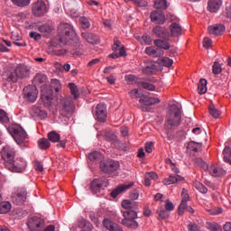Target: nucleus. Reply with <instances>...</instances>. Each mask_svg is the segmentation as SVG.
<instances>
[{"label":"nucleus","mask_w":231,"mask_h":231,"mask_svg":"<svg viewBox=\"0 0 231 231\" xmlns=\"http://www.w3.org/2000/svg\"><path fill=\"white\" fill-rule=\"evenodd\" d=\"M55 42H59L57 45H72L76 49L69 51L70 55L79 57L84 54V45L80 42V39L72 28L71 24L68 23H61L59 25V37Z\"/></svg>","instance_id":"obj_1"},{"label":"nucleus","mask_w":231,"mask_h":231,"mask_svg":"<svg viewBox=\"0 0 231 231\" xmlns=\"http://www.w3.org/2000/svg\"><path fill=\"white\" fill-rule=\"evenodd\" d=\"M0 155L5 162V167L11 171V172H23L25 168V162H14V149L10 146H5L0 152Z\"/></svg>","instance_id":"obj_2"},{"label":"nucleus","mask_w":231,"mask_h":231,"mask_svg":"<svg viewBox=\"0 0 231 231\" xmlns=\"http://www.w3.org/2000/svg\"><path fill=\"white\" fill-rule=\"evenodd\" d=\"M30 76V68L24 64H19L15 69H8L4 72V80L15 84L19 80H24Z\"/></svg>","instance_id":"obj_3"},{"label":"nucleus","mask_w":231,"mask_h":231,"mask_svg":"<svg viewBox=\"0 0 231 231\" xmlns=\"http://www.w3.org/2000/svg\"><path fill=\"white\" fill-rule=\"evenodd\" d=\"M138 204L137 202L133 201L130 209L126 211H123V217L124 219L121 220V225L126 226L129 229H137L139 228V223L135 221L137 219V210Z\"/></svg>","instance_id":"obj_4"},{"label":"nucleus","mask_w":231,"mask_h":231,"mask_svg":"<svg viewBox=\"0 0 231 231\" xmlns=\"http://www.w3.org/2000/svg\"><path fill=\"white\" fill-rule=\"evenodd\" d=\"M181 124V110L177 106H171L170 114L165 121L164 128L165 130L171 132L176 130L177 127Z\"/></svg>","instance_id":"obj_5"},{"label":"nucleus","mask_w":231,"mask_h":231,"mask_svg":"<svg viewBox=\"0 0 231 231\" xmlns=\"http://www.w3.org/2000/svg\"><path fill=\"white\" fill-rule=\"evenodd\" d=\"M8 133L13 136L16 143L21 145L27 141V133L19 125H11L8 126Z\"/></svg>","instance_id":"obj_6"},{"label":"nucleus","mask_w":231,"mask_h":231,"mask_svg":"<svg viewBox=\"0 0 231 231\" xmlns=\"http://www.w3.org/2000/svg\"><path fill=\"white\" fill-rule=\"evenodd\" d=\"M59 109L61 116L69 117L74 112V104L69 97H63L59 101Z\"/></svg>","instance_id":"obj_7"},{"label":"nucleus","mask_w":231,"mask_h":231,"mask_svg":"<svg viewBox=\"0 0 231 231\" xmlns=\"http://www.w3.org/2000/svg\"><path fill=\"white\" fill-rule=\"evenodd\" d=\"M101 171L108 175H115L120 170V162L118 161L108 160L99 164Z\"/></svg>","instance_id":"obj_8"},{"label":"nucleus","mask_w":231,"mask_h":231,"mask_svg":"<svg viewBox=\"0 0 231 231\" xmlns=\"http://www.w3.org/2000/svg\"><path fill=\"white\" fill-rule=\"evenodd\" d=\"M32 12L34 17H42L49 12V6L46 3L42 0H38L34 2Z\"/></svg>","instance_id":"obj_9"},{"label":"nucleus","mask_w":231,"mask_h":231,"mask_svg":"<svg viewBox=\"0 0 231 231\" xmlns=\"http://www.w3.org/2000/svg\"><path fill=\"white\" fill-rule=\"evenodd\" d=\"M38 98V89L33 85L27 86L23 88V99L30 103H35Z\"/></svg>","instance_id":"obj_10"},{"label":"nucleus","mask_w":231,"mask_h":231,"mask_svg":"<svg viewBox=\"0 0 231 231\" xmlns=\"http://www.w3.org/2000/svg\"><path fill=\"white\" fill-rule=\"evenodd\" d=\"M93 115L97 122L105 123L107 118V109L104 104H97L95 110H93Z\"/></svg>","instance_id":"obj_11"},{"label":"nucleus","mask_w":231,"mask_h":231,"mask_svg":"<svg viewBox=\"0 0 231 231\" xmlns=\"http://www.w3.org/2000/svg\"><path fill=\"white\" fill-rule=\"evenodd\" d=\"M27 200V189L25 188H19L16 193L13 195V203L21 206Z\"/></svg>","instance_id":"obj_12"},{"label":"nucleus","mask_w":231,"mask_h":231,"mask_svg":"<svg viewBox=\"0 0 231 231\" xmlns=\"http://www.w3.org/2000/svg\"><path fill=\"white\" fill-rule=\"evenodd\" d=\"M27 226L30 231H41L44 227V221L38 217L27 220Z\"/></svg>","instance_id":"obj_13"},{"label":"nucleus","mask_w":231,"mask_h":231,"mask_svg":"<svg viewBox=\"0 0 231 231\" xmlns=\"http://www.w3.org/2000/svg\"><path fill=\"white\" fill-rule=\"evenodd\" d=\"M205 171H208L209 172V175L213 176L214 178H219L226 176V171L224 170L223 168L216 165V164H211L209 167L207 168H202Z\"/></svg>","instance_id":"obj_14"},{"label":"nucleus","mask_w":231,"mask_h":231,"mask_svg":"<svg viewBox=\"0 0 231 231\" xmlns=\"http://www.w3.org/2000/svg\"><path fill=\"white\" fill-rule=\"evenodd\" d=\"M53 99V91L51 88H44L41 89V100L46 106H51Z\"/></svg>","instance_id":"obj_15"},{"label":"nucleus","mask_w":231,"mask_h":231,"mask_svg":"<svg viewBox=\"0 0 231 231\" xmlns=\"http://www.w3.org/2000/svg\"><path fill=\"white\" fill-rule=\"evenodd\" d=\"M108 185L107 180L106 179H95L89 184V188L93 193H98L102 188H106Z\"/></svg>","instance_id":"obj_16"},{"label":"nucleus","mask_w":231,"mask_h":231,"mask_svg":"<svg viewBox=\"0 0 231 231\" xmlns=\"http://www.w3.org/2000/svg\"><path fill=\"white\" fill-rule=\"evenodd\" d=\"M152 34H154L157 38L163 39V41L169 40L171 34H169V31L164 26H154L152 28Z\"/></svg>","instance_id":"obj_17"},{"label":"nucleus","mask_w":231,"mask_h":231,"mask_svg":"<svg viewBox=\"0 0 231 231\" xmlns=\"http://www.w3.org/2000/svg\"><path fill=\"white\" fill-rule=\"evenodd\" d=\"M47 141L52 143H59V144H57V147L59 148H65L66 147V141L65 140H61L60 141V134H57V132L52 131L49 134H47Z\"/></svg>","instance_id":"obj_18"},{"label":"nucleus","mask_w":231,"mask_h":231,"mask_svg":"<svg viewBox=\"0 0 231 231\" xmlns=\"http://www.w3.org/2000/svg\"><path fill=\"white\" fill-rule=\"evenodd\" d=\"M133 186H134V182L127 183V184H121L120 186L116 187V189H115L114 191L110 193V196H112V198L115 199L118 197V195H120L121 193L131 189Z\"/></svg>","instance_id":"obj_19"},{"label":"nucleus","mask_w":231,"mask_h":231,"mask_svg":"<svg viewBox=\"0 0 231 231\" xmlns=\"http://www.w3.org/2000/svg\"><path fill=\"white\" fill-rule=\"evenodd\" d=\"M152 23L156 24H164L165 23V16L162 11H152L151 14Z\"/></svg>","instance_id":"obj_20"},{"label":"nucleus","mask_w":231,"mask_h":231,"mask_svg":"<svg viewBox=\"0 0 231 231\" xmlns=\"http://www.w3.org/2000/svg\"><path fill=\"white\" fill-rule=\"evenodd\" d=\"M81 37H82L83 41H85L92 45H97V44H99V42H100L99 38L91 32H82Z\"/></svg>","instance_id":"obj_21"},{"label":"nucleus","mask_w":231,"mask_h":231,"mask_svg":"<svg viewBox=\"0 0 231 231\" xmlns=\"http://www.w3.org/2000/svg\"><path fill=\"white\" fill-rule=\"evenodd\" d=\"M226 31V27L223 24H216L208 27V33L209 35L219 36Z\"/></svg>","instance_id":"obj_22"},{"label":"nucleus","mask_w":231,"mask_h":231,"mask_svg":"<svg viewBox=\"0 0 231 231\" xmlns=\"http://www.w3.org/2000/svg\"><path fill=\"white\" fill-rule=\"evenodd\" d=\"M160 102H161V99H159V97H143L139 99L140 105H143L146 106L158 105Z\"/></svg>","instance_id":"obj_23"},{"label":"nucleus","mask_w":231,"mask_h":231,"mask_svg":"<svg viewBox=\"0 0 231 231\" xmlns=\"http://www.w3.org/2000/svg\"><path fill=\"white\" fill-rule=\"evenodd\" d=\"M144 53L152 58H159L164 55V51L161 49H155L154 47H146Z\"/></svg>","instance_id":"obj_24"},{"label":"nucleus","mask_w":231,"mask_h":231,"mask_svg":"<svg viewBox=\"0 0 231 231\" xmlns=\"http://www.w3.org/2000/svg\"><path fill=\"white\" fill-rule=\"evenodd\" d=\"M183 180H184V178L182 176H180L178 174H175V175L170 174L169 178L163 179L162 183L165 186H171V184H176L179 181H181Z\"/></svg>","instance_id":"obj_25"},{"label":"nucleus","mask_w":231,"mask_h":231,"mask_svg":"<svg viewBox=\"0 0 231 231\" xmlns=\"http://www.w3.org/2000/svg\"><path fill=\"white\" fill-rule=\"evenodd\" d=\"M102 224L104 225V227L107 228L108 231H123L122 226L107 218L104 219Z\"/></svg>","instance_id":"obj_26"},{"label":"nucleus","mask_w":231,"mask_h":231,"mask_svg":"<svg viewBox=\"0 0 231 231\" xmlns=\"http://www.w3.org/2000/svg\"><path fill=\"white\" fill-rule=\"evenodd\" d=\"M221 5L222 1L220 0H209L208 1V11L216 14L217 11H219Z\"/></svg>","instance_id":"obj_27"},{"label":"nucleus","mask_w":231,"mask_h":231,"mask_svg":"<svg viewBox=\"0 0 231 231\" xmlns=\"http://www.w3.org/2000/svg\"><path fill=\"white\" fill-rule=\"evenodd\" d=\"M183 32V29H181V26L176 23H171L170 25V32L171 37H180L181 36Z\"/></svg>","instance_id":"obj_28"},{"label":"nucleus","mask_w":231,"mask_h":231,"mask_svg":"<svg viewBox=\"0 0 231 231\" xmlns=\"http://www.w3.org/2000/svg\"><path fill=\"white\" fill-rule=\"evenodd\" d=\"M153 44L157 48L162 49V50H165V51L171 49V43L167 41H164V40L156 39V40H154Z\"/></svg>","instance_id":"obj_29"},{"label":"nucleus","mask_w":231,"mask_h":231,"mask_svg":"<svg viewBox=\"0 0 231 231\" xmlns=\"http://www.w3.org/2000/svg\"><path fill=\"white\" fill-rule=\"evenodd\" d=\"M79 227L82 228V231H91L93 229L91 223L85 219L79 221Z\"/></svg>","instance_id":"obj_30"},{"label":"nucleus","mask_w":231,"mask_h":231,"mask_svg":"<svg viewBox=\"0 0 231 231\" xmlns=\"http://www.w3.org/2000/svg\"><path fill=\"white\" fill-rule=\"evenodd\" d=\"M51 142L48 141L46 138H41L38 140V147L42 151H46L51 147Z\"/></svg>","instance_id":"obj_31"},{"label":"nucleus","mask_w":231,"mask_h":231,"mask_svg":"<svg viewBox=\"0 0 231 231\" xmlns=\"http://www.w3.org/2000/svg\"><path fill=\"white\" fill-rule=\"evenodd\" d=\"M188 149L194 152H199L201 151V143L190 141L188 143Z\"/></svg>","instance_id":"obj_32"},{"label":"nucleus","mask_w":231,"mask_h":231,"mask_svg":"<svg viewBox=\"0 0 231 231\" xmlns=\"http://www.w3.org/2000/svg\"><path fill=\"white\" fill-rule=\"evenodd\" d=\"M68 88H69L70 95L74 97V99H78L80 95L79 92V87L74 83H69Z\"/></svg>","instance_id":"obj_33"},{"label":"nucleus","mask_w":231,"mask_h":231,"mask_svg":"<svg viewBox=\"0 0 231 231\" xmlns=\"http://www.w3.org/2000/svg\"><path fill=\"white\" fill-rule=\"evenodd\" d=\"M199 94L205 95L207 93V79H200V81L199 82Z\"/></svg>","instance_id":"obj_34"},{"label":"nucleus","mask_w":231,"mask_h":231,"mask_svg":"<svg viewBox=\"0 0 231 231\" xmlns=\"http://www.w3.org/2000/svg\"><path fill=\"white\" fill-rule=\"evenodd\" d=\"M47 80L48 77L44 74H36L33 79L34 84H45Z\"/></svg>","instance_id":"obj_35"},{"label":"nucleus","mask_w":231,"mask_h":231,"mask_svg":"<svg viewBox=\"0 0 231 231\" xmlns=\"http://www.w3.org/2000/svg\"><path fill=\"white\" fill-rule=\"evenodd\" d=\"M11 210V204L10 202H2L0 203V214L5 215L10 212Z\"/></svg>","instance_id":"obj_36"},{"label":"nucleus","mask_w":231,"mask_h":231,"mask_svg":"<svg viewBox=\"0 0 231 231\" xmlns=\"http://www.w3.org/2000/svg\"><path fill=\"white\" fill-rule=\"evenodd\" d=\"M224 155V162L230 163L231 165V148L228 146H226V149H224L223 152Z\"/></svg>","instance_id":"obj_37"},{"label":"nucleus","mask_w":231,"mask_h":231,"mask_svg":"<svg viewBox=\"0 0 231 231\" xmlns=\"http://www.w3.org/2000/svg\"><path fill=\"white\" fill-rule=\"evenodd\" d=\"M51 88H52L57 93L61 90V85L60 84L59 79H53L51 80Z\"/></svg>","instance_id":"obj_38"},{"label":"nucleus","mask_w":231,"mask_h":231,"mask_svg":"<svg viewBox=\"0 0 231 231\" xmlns=\"http://www.w3.org/2000/svg\"><path fill=\"white\" fill-rule=\"evenodd\" d=\"M137 85H139L140 88L146 89L148 91H154L156 89V87L154 85L148 82H140L137 83Z\"/></svg>","instance_id":"obj_39"},{"label":"nucleus","mask_w":231,"mask_h":231,"mask_svg":"<svg viewBox=\"0 0 231 231\" xmlns=\"http://www.w3.org/2000/svg\"><path fill=\"white\" fill-rule=\"evenodd\" d=\"M154 8L165 10L167 9V1L166 0H156L154 2Z\"/></svg>","instance_id":"obj_40"},{"label":"nucleus","mask_w":231,"mask_h":231,"mask_svg":"<svg viewBox=\"0 0 231 231\" xmlns=\"http://www.w3.org/2000/svg\"><path fill=\"white\" fill-rule=\"evenodd\" d=\"M126 80L127 82L131 83V84H140V83H144L143 81H142L139 78H137L134 75H127L126 76Z\"/></svg>","instance_id":"obj_41"},{"label":"nucleus","mask_w":231,"mask_h":231,"mask_svg":"<svg viewBox=\"0 0 231 231\" xmlns=\"http://www.w3.org/2000/svg\"><path fill=\"white\" fill-rule=\"evenodd\" d=\"M194 187H195V189L200 191L201 194H207L208 192L207 187H205V185H203L199 181H196L194 183Z\"/></svg>","instance_id":"obj_42"},{"label":"nucleus","mask_w":231,"mask_h":231,"mask_svg":"<svg viewBox=\"0 0 231 231\" xmlns=\"http://www.w3.org/2000/svg\"><path fill=\"white\" fill-rule=\"evenodd\" d=\"M79 22L80 23V25L82 26V29H89L90 28V22H88V19L85 16H81L79 19Z\"/></svg>","instance_id":"obj_43"},{"label":"nucleus","mask_w":231,"mask_h":231,"mask_svg":"<svg viewBox=\"0 0 231 231\" xmlns=\"http://www.w3.org/2000/svg\"><path fill=\"white\" fill-rule=\"evenodd\" d=\"M88 159L91 162H99L101 160V153L98 152H93L88 154Z\"/></svg>","instance_id":"obj_44"},{"label":"nucleus","mask_w":231,"mask_h":231,"mask_svg":"<svg viewBox=\"0 0 231 231\" xmlns=\"http://www.w3.org/2000/svg\"><path fill=\"white\" fill-rule=\"evenodd\" d=\"M194 164L200 167L201 169H207L208 167H209L208 166L207 162H205V161H203L201 158L194 159Z\"/></svg>","instance_id":"obj_45"},{"label":"nucleus","mask_w":231,"mask_h":231,"mask_svg":"<svg viewBox=\"0 0 231 231\" xmlns=\"http://www.w3.org/2000/svg\"><path fill=\"white\" fill-rule=\"evenodd\" d=\"M161 64H162L163 67L171 68V65L173 64V60H171V58L163 57V58L161 60Z\"/></svg>","instance_id":"obj_46"},{"label":"nucleus","mask_w":231,"mask_h":231,"mask_svg":"<svg viewBox=\"0 0 231 231\" xmlns=\"http://www.w3.org/2000/svg\"><path fill=\"white\" fill-rule=\"evenodd\" d=\"M38 31L42 34H48L51 33V28L48 24H43L38 28Z\"/></svg>","instance_id":"obj_47"},{"label":"nucleus","mask_w":231,"mask_h":231,"mask_svg":"<svg viewBox=\"0 0 231 231\" xmlns=\"http://www.w3.org/2000/svg\"><path fill=\"white\" fill-rule=\"evenodd\" d=\"M125 54H126V51L124 50V49H121L120 52H118V53L114 52V53L108 55V58L116 60V59H118L120 57L125 56Z\"/></svg>","instance_id":"obj_48"},{"label":"nucleus","mask_w":231,"mask_h":231,"mask_svg":"<svg viewBox=\"0 0 231 231\" xmlns=\"http://www.w3.org/2000/svg\"><path fill=\"white\" fill-rule=\"evenodd\" d=\"M16 6L23 7L30 4V0H11Z\"/></svg>","instance_id":"obj_49"},{"label":"nucleus","mask_w":231,"mask_h":231,"mask_svg":"<svg viewBox=\"0 0 231 231\" xmlns=\"http://www.w3.org/2000/svg\"><path fill=\"white\" fill-rule=\"evenodd\" d=\"M188 208V201H181V204H180V207L178 208V215L183 216L184 209Z\"/></svg>","instance_id":"obj_50"},{"label":"nucleus","mask_w":231,"mask_h":231,"mask_svg":"<svg viewBox=\"0 0 231 231\" xmlns=\"http://www.w3.org/2000/svg\"><path fill=\"white\" fill-rule=\"evenodd\" d=\"M208 228H209L210 231H222V227H220V225L217 223H208Z\"/></svg>","instance_id":"obj_51"},{"label":"nucleus","mask_w":231,"mask_h":231,"mask_svg":"<svg viewBox=\"0 0 231 231\" xmlns=\"http://www.w3.org/2000/svg\"><path fill=\"white\" fill-rule=\"evenodd\" d=\"M106 141L110 142L112 143L116 141V135H115L114 132L106 133Z\"/></svg>","instance_id":"obj_52"},{"label":"nucleus","mask_w":231,"mask_h":231,"mask_svg":"<svg viewBox=\"0 0 231 231\" xmlns=\"http://www.w3.org/2000/svg\"><path fill=\"white\" fill-rule=\"evenodd\" d=\"M10 121L8 116H6V112L5 110L0 109V123L6 124Z\"/></svg>","instance_id":"obj_53"},{"label":"nucleus","mask_w":231,"mask_h":231,"mask_svg":"<svg viewBox=\"0 0 231 231\" xmlns=\"http://www.w3.org/2000/svg\"><path fill=\"white\" fill-rule=\"evenodd\" d=\"M144 180H158V174L154 171L146 172V173H144Z\"/></svg>","instance_id":"obj_54"},{"label":"nucleus","mask_w":231,"mask_h":231,"mask_svg":"<svg viewBox=\"0 0 231 231\" xmlns=\"http://www.w3.org/2000/svg\"><path fill=\"white\" fill-rule=\"evenodd\" d=\"M220 73H222V68L220 67L219 62L216 61L213 64V74L219 75Z\"/></svg>","instance_id":"obj_55"},{"label":"nucleus","mask_w":231,"mask_h":231,"mask_svg":"<svg viewBox=\"0 0 231 231\" xmlns=\"http://www.w3.org/2000/svg\"><path fill=\"white\" fill-rule=\"evenodd\" d=\"M129 96L132 99H136L142 97V94L139 93V89L134 88L129 92Z\"/></svg>","instance_id":"obj_56"},{"label":"nucleus","mask_w":231,"mask_h":231,"mask_svg":"<svg viewBox=\"0 0 231 231\" xmlns=\"http://www.w3.org/2000/svg\"><path fill=\"white\" fill-rule=\"evenodd\" d=\"M209 115H211V116H213V118H219L220 116V112L218 109H216V107L211 106L209 107Z\"/></svg>","instance_id":"obj_57"},{"label":"nucleus","mask_w":231,"mask_h":231,"mask_svg":"<svg viewBox=\"0 0 231 231\" xmlns=\"http://www.w3.org/2000/svg\"><path fill=\"white\" fill-rule=\"evenodd\" d=\"M157 214L159 215V217L161 219H167L170 217L169 210L161 209L157 211Z\"/></svg>","instance_id":"obj_58"},{"label":"nucleus","mask_w":231,"mask_h":231,"mask_svg":"<svg viewBox=\"0 0 231 231\" xmlns=\"http://www.w3.org/2000/svg\"><path fill=\"white\" fill-rule=\"evenodd\" d=\"M188 231H200V226L193 222H190L188 225Z\"/></svg>","instance_id":"obj_59"},{"label":"nucleus","mask_w":231,"mask_h":231,"mask_svg":"<svg viewBox=\"0 0 231 231\" xmlns=\"http://www.w3.org/2000/svg\"><path fill=\"white\" fill-rule=\"evenodd\" d=\"M133 204V201L132 200H123L122 202H121V207L123 208H125V210H130V207H131V205Z\"/></svg>","instance_id":"obj_60"},{"label":"nucleus","mask_w":231,"mask_h":231,"mask_svg":"<svg viewBox=\"0 0 231 231\" xmlns=\"http://www.w3.org/2000/svg\"><path fill=\"white\" fill-rule=\"evenodd\" d=\"M213 44V41L209 38H205L203 40V48L209 49L211 45Z\"/></svg>","instance_id":"obj_61"},{"label":"nucleus","mask_w":231,"mask_h":231,"mask_svg":"<svg viewBox=\"0 0 231 231\" xmlns=\"http://www.w3.org/2000/svg\"><path fill=\"white\" fill-rule=\"evenodd\" d=\"M142 40L143 41L144 44L152 45V39L151 36L144 34L143 36H142Z\"/></svg>","instance_id":"obj_62"},{"label":"nucleus","mask_w":231,"mask_h":231,"mask_svg":"<svg viewBox=\"0 0 231 231\" xmlns=\"http://www.w3.org/2000/svg\"><path fill=\"white\" fill-rule=\"evenodd\" d=\"M225 14H226V18L231 19V5H227L226 6Z\"/></svg>","instance_id":"obj_63"},{"label":"nucleus","mask_w":231,"mask_h":231,"mask_svg":"<svg viewBox=\"0 0 231 231\" xmlns=\"http://www.w3.org/2000/svg\"><path fill=\"white\" fill-rule=\"evenodd\" d=\"M220 228L224 231H231V222H226L224 226H220Z\"/></svg>","instance_id":"obj_64"}]
</instances>
